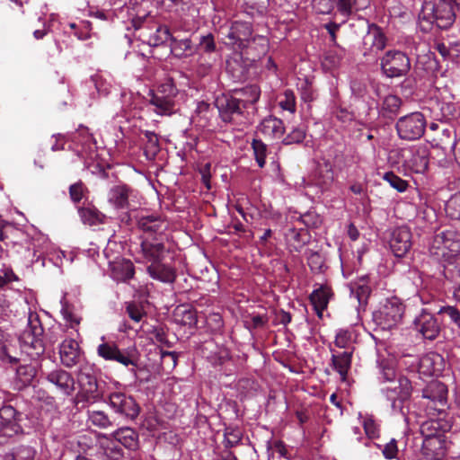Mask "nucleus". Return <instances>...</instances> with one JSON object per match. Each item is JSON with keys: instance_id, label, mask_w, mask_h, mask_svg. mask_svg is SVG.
Returning a JSON list of instances; mask_svg holds the SVG:
<instances>
[{"instance_id": "nucleus-1", "label": "nucleus", "mask_w": 460, "mask_h": 460, "mask_svg": "<svg viewBox=\"0 0 460 460\" xmlns=\"http://www.w3.org/2000/svg\"><path fill=\"white\" fill-rule=\"evenodd\" d=\"M137 228L141 231L140 243L136 244L135 252L164 251L168 223L155 215L141 216L137 219Z\"/></svg>"}, {"instance_id": "nucleus-2", "label": "nucleus", "mask_w": 460, "mask_h": 460, "mask_svg": "<svg viewBox=\"0 0 460 460\" xmlns=\"http://www.w3.org/2000/svg\"><path fill=\"white\" fill-rule=\"evenodd\" d=\"M43 332L38 314L30 312L28 325L20 337V342L22 349L32 359L38 358L45 351Z\"/></svg>"}, {"instance_id": "nucleus-3", "label": "nucleus", "mask_w": 460, "mask_h": 460, "mask_svg": "<svg viewBox=\"0 0 460 460\" xmlns=\"http://www.w3.org/2000/svg\"><path fill=\"white\" fill-rule=\"evenodd\" d=\"M78 392L75 397V404L94 403L102 397L93 366L81 364L76 375Z\"/></svg>"}, {"instance_id": "nucleus-4", "label": "nucleus", "mask_w": 460, "mask_h": 460, "mask_svg": "<svg viewBox=\"0 0 460 460\" xmlns=\"http://www.w3.org/2000/svg\"><path fill=\"white\" fill-rule=\"evenodd\" d=\"M164 251H151L136 254V261L147 263L146 271L155 280L163 283H172L176 273L172 267L163 263Z\"/></svg>"}, {"instance_id": "nucleus-5", "label": "nucleus", "mask_w": 460, "mask_h": 460, "mask_svg": "<svg viewBox=\"0 0 460 460\" xmlns=\"http://www.w3.org/2000/svg\"><path fill=\"white\" fill-rule=\"evenodd\" d=\"M419 17L430 23H435L437 27L442 30L449 29L456 21L454 6L445 3L434 4L431 2H426Z\"/></svg>"}, {"instance_id": "nucleus-6", "label": "nucleus", "mask_w": 460, "mask_h": 460, "mask_svg": "<svg viewBox=\"0 0 460 460\" xmlns=\"http://www.w3.org/2000/svg\"><path fill=\"white\" fill-rule=\"evenodd\" d=\"M178 90L172 82L161 84L157 92L152 94L150 104L154 106V111L161 116H169L177 111L176 97Z\"/></svg>"}, {"instance_id": "nucleus-7", "label": "nucleus", "mask_w": 460, "mask_h": 460, "mask_svg": "<svg viewBox=\"0 0 460 460\" xmlns=\"http://www.w3.org/2000/svg\"><path fill=\"white\" fill-rule=\"evenodd\" d=\"M216 105L221 119L225 122L242 125L246 123V112L248 108L242 100L235 96H222L217 98Z\"/></svg>"}, {"instance_id": "nucleus-8", "label": "nucleus", "mask_w": 460, "mask_h": 460, "mask_svg": "<svg viewBox=\"0 0 460 460\" xmlns=\"http://www.w3.org/2000/svg\"><path fill=\"white\" fill-rule=\"evenodd\" d=\"M148 15H137L132 18V25L136 30H141L140 37L150 46H160L172 40L170 30L166 25L154 24L152 27H146L145 23Z\"/></svg>"}, {"instance_id": "nucleus-9", "label": "nucleus", "mask_w": 460, "mask_h": 460, "mask_svg": "<svg viewBox=\"0 0 460 460\" xmlns=\"http://www.w3.org/2000/svg\"><path fill=\"white\" fill-rule=\"evenodd\" d=\"M382 73L388 78L405 76L411 70L410 58L399 50H388L380 60Z\"/></svg>"}, {"instance_id": "nucleus-10", "label": "nucleus", "mask_w": 460, "mask_h": 460, "mask_svg": "<svg viewBox=\"0 0 460 460\" xmlns=\"http://www.w3.org/2000/svg\"><path fill=\"white\" fill-rule=\"evenodd\" d=\"M404 309L401 299L393 296L385 300L380 310L374 314V318L383 329H391L402 322Z\"/></svg>"}, {"instance_id": "nucleus-11", "label": "nucleus", "mask_w": 460, "mask_h": 460, "mask_svg": "<svg viewBox=\"0 0 460 460\" xmlns=\"http://www.w3.org/2000/svg\"><path fill=\"white\" fill-rule=\"evenodd\" d=\"M412 387L410 380L399 376L397 380H393L382 388V393L391 402L394 411H402V403L407 401L411 394Z\"/></svg>"}, {"instance_id": "nucleus-12", "label": "nucleus", "mask_w": 460, "mask_h": 460, "mask_svg": "<svg viewBox=\"0 0 460 460\" xmlns=\"http://www.w3.org/2000/svg\"><path fill=\"white\" fill-rule=\"evenodd\" d=\"M252 30L249 22L236 21L232 23L226 35L228 44L234 49H243L249 46L251 41L258 40L260 44L264 47L268 46L267 40L264 37L258 36L252 39Z\"/></svg>"}, {"instance_id": "nucleus-13", "label": "nucleus", "mask_w": 460, "mask_h": 460, "mask_svg": "<svg viewBox=\"0 0 460 460\" xmlns=\"http://www.w3.org/2000/svg\"><path fill=\"white\" fill-rule=\"evenodd\" d=\"M425 128L426 120L420 112H412L403 116L396 122L398 135L405 140L419 139L423 135Z\"/></svg>"}, {"instance_id": "nucleus-14", "label": "nucleus", "mask_w": 460, "mask_h": 460, "mask_svg": "<svg viewBox=\"0 0 460 460\" xmlns=\"http://www.w3.org/2000/svg\"><path fill=\"white\" fill-rule=\"evenodd\" d=\"M108 404L115 413L128 420H135L139 413V406L130 395L121 392L110 394Z\"/></svg>"}, {"instance_id": "nucleus-15", "label": "nucleus", "mask_w": 460, "mask_h": 460, "mask_svg": "<svg viewBox=\"0 0 460 460\" xmlns=\"http://www.w3.org/2000/svg\"><path fill=\"white\" fill-rule=\"evenodd\" d=\"M20 432L22 427L17 421L16 410L11 405H4L0 409V444H4Z\"/></svg>"}, {"instance_id": "nucleus-16", "label": "nucleus", "mask_w": 460, "mask_h": 460, "mask_svg": "<svg viewBox=\"0 0 460 460\" xmlns=\"http://www.w3.org/2000/svg\"><path fill=\"white\" fill-rule=\"evenodd\" d=\"M47 381L52 385L58 393L64 396H70L75 389V380L71 373L57 368L46 376Z\"/></svg>"}, {"instance_id": "nucleus-17", "label": "nucleus", "mask_w": 460, "mask_h": 460, "mask_svg": "<svg viewBox=\"0 0 460 460\" xmlns=\"http://www.w3.org/2000/svg\"><path fill=\"white\" fill-rule=\"evenodd\" d=\"M413 326L424 339L430 341L435 340L440 332V326L436 317L425 309H422L415 317Z\"/></svg>"}, {"instance_id": "nucleus-18", "label": "nucleus", "mask_w": 460, "mask_h": 460, "mask_svg": "<svg viewBox=\"0 0 460 460\" xmlns=\"http://www.w3.org/2000/svg\"><path fill=\"white\" fill-rule=\"evenodd\" d=\"M102 343L97 347V354L105 360H112L120 363L125 367L135 365L131 355L127 350H121L115 342L104 341V336L102 337Z\"/></svg>"}, {"instance_id": "nucleus-19", "label": "nucleus", "mask_w": 460, "mask_h": 460, "mask_svg": "<svg viewBox=\"0 0 460 460\" xmlns=\"http://www.w3.org/2000/svg\"><path fill=\"white\" fill-rule=\"evenodd\" d=\"M390 248L396 257H403L411 247V234L408 227L395 228L391 235Z\"/></svg>"}, {"instance_id": "nucleus-20", "label": "nucleus", "mask_w": 460, "mask_h": 460, "mask_svg": "<svg viewBox=\"0 0 460 460\" xmlns=\"http://www.w3.org/2000/svg\"><path fill=\"white\" fill-rule=\"evenodd\" d=\"M204 356L215 367H222L231 360L230 352L225 346L207 341L202 349Z\"/></svg>"}, {"instance_id": "nucleus-21", "label": "nucleus", "mask_w": 460, "mask_h": 460, "mask_svg": "<svg viewBox=\"0 0 460 460\" xmlns=\"http://www.w3.org/2000/svg\"><path fill=\"white\" fill-rule=\"evenodd\" d=\"M257 132L268 140L279 139L285 132L284 123L276 117L269 116L260 123Z\"/></svg>"}, {"instance_id": "nucleus-22", "label": "nucleus", "mask_w": 460, "mask_h": 460, "mask_svg": "<svg viewBox=\"0 0 460 460\" xmlns=\"http://www.w3.org/2000/svg\"><path fill=\"white\" fill-rule=\"evenodd\" d=\"M61 363L66 367H73L80 363L81 351L78 343L73 340H65L59 348Z\"/></svg>"}, {"instance_id": "nucleus-23", "label": "nucleus", "mask_w": 460, "mask_h": 460, "mask_svg": "<svg viewBox=\"0 0 460 460\" xmlns=\"http://www.w3.org/2000/svg\"><path fill=\"white\" fill-rule=\"evenodd\" d=\"M387 45V37L384 30L376 24H369L364 37V46H369L372 51H381Z\"/></svg>"}, {"instance_id": "nucleus-24", "label": "nucleus", "mask_w": 460, "mask_h": 460, "mask_svg": "<svg viewBox=\"0 0 460 460\" xmlns=\"http://www.w3.org/2000/svg\"><path fill=\"white\" fill-rule=\"evenodd\" d=\"M131 190L124 184L112 186L108 192V202L116 209L127 208Z\"/></svg>"}, {"instance_id": "nucleus-25", "label": "nucleus", "mask_w": 460, "mask_h": 460, "mask_svg": "<svg viewBox=\"0 0 460 460\" xmlns=\"http://www.w3.org/2000/svg\"><path fill=\"white\" fill-rule=\"evenodd\" d=\"M213 115L214 109L210 104L198 102L190 120L195 127L205 128L209 126Z\"/></svg>"}, {"instance_id": "nucleus-26", "label": "nucleus", "mask_w": 460, "mask_h": 460, "mask_svg": "<svg viewBox=\"0 0 460 460\" xmlns=\"http://www.w3.org/2000/svg\"><path fill=\"white\" fill-rule=\"evenodd\" d=\"M100 454L105 460H119L122 456V450L113 438L102 435L98 437Z\"/></svg>"}, {"instance_id": "nucleus-27", "label": "nucleus", "mask_w": 460, "mask_h": 460, "mask_svg": "<svg viewBox=\"0 0 460 460\" xmlns=\"http://www.w3.org/2000/svg\"><path fill=\"white\" fill-rule=\"evenodd\" d=\"M410 156L405 159V165L416 173H423L429 166V159L425 149H412Z\"/></svg>"}, {"instance_id": "nucleus-28", "label": "nucleus", "mask_w": 460, "mask_h": 460, "mask_svg": "<svg viewBox=\"0 0 460 460\" xmlns=\"http://www.w3.org/2000/svg\"><path fill=\"white\" fill-rule=\"evenodd\" d=\"M443 358L438 353H429L420 360V371L427 376H438L443 370Z\"/></svg>"}, {"instance_id": "nucleus-29", "label": "nucleus", "mask_w": 460, "mask_h": 460, "mask_svg": "<svg viewBox=\"0 0 460 460\" xmlns=\"http://www.w3.org/2000/svg\"><path fill=\"white\" fill-rule=\"evenodd\" d=\"M422 396L432 402L445 405L447 396V386L438 381L430 382L422 391Z\"/></svg>"}, {"instance_id": "nucleus-30", "label": "nucleus", "mask_w": 460, "mask_h": 460, "mask_svg": "<svg viewBox=\"0 0 460 460\" xmlns=\"http://www.w3.org/2000/svg\"><path fill=\"white\" fill-rule=\"evenodd\" d=\"M332 296V291L327 286H321L319 288L314 290L310 295L311 303L316 312L321 317L323 312L326 309L329 300Z\"/></svg>"}, {"instance_id": "nucleus-31", "label": "nucleus", "mask_w": 460, "mask_h": 460, "mask_svg": "<svg viewBox=\"0 0 460 460\" xmlns=\"http://www.w3.org/2000/svg\"><path fill=\"white\" fill-rule=\"evenodd\" d=\"M112 438L123 445L125 447L135 450L138 446V437L134 429L130 428H121L113 432Z\"/></svg>"}, {"instance_id": "nucleus-32", "label": "nucleus", "mask_w": 460, "mask_h": 460, "mask_svg": "<svg viewBox=\"0 0 460 460\" xmlns=\"http://www.w3.org/2000/svg\"><path fill=\"white\" fill-rule=\"evenodd\" d=\"M36 376V368L31 364L21 365L16 369L14 384L17 389H22L31 384Z\"/></svg>"}, {"instance_id": "nucleus-33", "label": "nucleus", "mask_w": 460, "mask_h": 460, "mask_svg": "<svg viewBox=\"0 0 460 460\" xmlns=\"http://www.w3.org/2000/svg\"><path fill=\"white\" fill-rule=\"evenodd\" d=\"M351 356L352 352L346 350L340 354L332 355V362L334 369L341 376V380H345L348 375V372L351 366Z\"/></svg>"}, {"instance_id": "nucleus-34", "label": "nucleus", "mask_w": 460, "mask_h": 460, "mask_svg": "<svg viewBox=\"0 0 460 460\" xmlns=\"http://www.w3.org/2000/svg\"><path fill=\"white\" fill-rule=\"evenodd\" d=\"M370 292L367 276L361 277L350 288V295L358 301L359 305L367 304Z\"/></svg>"}, {"instance_id": "nucleus-35", "label": "nucleus", "mask_w": 460, "mask_h": 460, "mask_svg": "<svg viewBox=\"0 0 460 460\" xmlns=\"http://www.w3.org/2000/svg\"><path fill=\"white\" fill-rule=\"evenodd\" d=\"M261 90L255 84L247 85L240 90L235 91V97L242 100V102L249 109L260 98Z\"/></svg>"}, {"instance_id": "nucleus-36", "label": "nucleus", "mask_w": 460, "mask_h": 460, "mask_svg": "<svg viewBox=\"0 0 460 460\" xmlns=\"http://www.w3.org/2000/svg\"><path fill=\"white\" fill-rule=\"evenodd\" d=\"M80 217L84 225L95 226L104 223L106 217L97 208L87 207L79 209Z\"/></svg>"}, {"instance_id": "nucleus-37", "label": "nucleus", "mask_w": 460, "mask_h": 460, "mask_svg": "<svg viewBox=\"0 0 460 460\" xmlns=\"http://www.w3.org/2000/svg\"><path fill=\"white\" fill-rule=\"evenodd\" d=\"M36 450L34 447L21 445L14 447L11 452L6 453L4 460H34Z\"/></svg>"}, {"instance_id": "nucleus-38", "label": "nucleus", "mask_w": 460, "mask_h": 460, "mask_svg": "<svg viewBox=\"0 0 460 460\" xmlns=\"http://www.w3.org/2000/svg\"><path fill=\"white\" fill-rule=\"evenodd\" d=\"M60 305V313L64 320L68 323L70 328L76 327L81 322V317L76 314L75 307L66 301L65 296L61 298Z\"/></svg>"}, {"instance_id": "nucleus-39", "label": "nucleus", "mask_w": 460, "mask_h": 460, "mask_svg": "<svg viewBox=\"0 0 460 460\" xmlns=\"http://www.w3.org/2000/svg\"><path fill=\"white\" fill-rule=\"evenodd\" d=\"M123 97V109L126 114L128 116L135 117L137 116V111L141 108L142 103L144 102V100L142 96L139 94H122Z\"/></svg>"}, {"instance_id": "nucleus-40", "label": "nucleus", "mask_w": 460, "mask_h": 460, "mask_svg": "<svg viewBox=\"0 0 460 460\" xmlns=\"http://www.w3.org/2000/svg\"><path fill=\"white\" fill-rule=\"evenodd\" d=\"M113 276L117 280L130 279L134 276V267L129 261L117 262L113 266Z\"/></svg>"}, {"instance_id": "nucleus-41", "label": "nucleus", "mask_w": 460, "mask_h": 460, "mask_svg": "<svg viewBox=\"0 0 460 460\" xmlns=\"http://www.w3.org/2000/svg\"><path fill=\"white\" fill-rule=\"evenodd\" d=\"M88 421L100 429H108L112 426L109 416L102 411H88Z\"/></svg>"}, {"instance_id": "nucleus-42", "label": "nucleus", "mask_w": 460, "mask_h": 460, "mask_svg": "<svg viewBox=\"0 0 460 460\" xmlns=\"http://www.w3.org/2000/svg\"><path fill=\"white\" fill-rule=\"evenodd\" d=\"M171 40L172 41L171 50L175 56L181 57L192 54L193 48L190 39H183L180 40L172 39Z\"/></svg>"}, {"instance_id": "nucleus-43", "label": "nucleus", "mask_w": 460, "mask_h": 460, "mask_svg": "<svg viewBox=\"0 0 460 460\" xmlns=\"http://www.w3.org/2000/svg\"><path fill=\"white\" fill-rule=\"evenodd\" d=\"M252 147L255 156V160L259 167L262 168L266 163L267 156V146L261 139H253L252 142Z\"/></svg>"}, {"instance_id": "nucleus-44", "label": "nucleus", "mask_w": 460, "mask_h": 460, "mask_svg": "<svg viewBox=\"0 0 460 460\" xmlns=\"http://www.w3.org/2000/svg\"><path fill=\"white\" fill-rule=\"evenodd\" d=\"M383 179L387 181L392 188L395 189L399 192H404L407 190L408 182L393 172H385L383 175Z\"/></svg>"}, {"instance_id": "nucleus-45", "label": "nucleus", "mask_w": 460, "mask_h": 460, "mask_svg": "<svg viewBox=\"0 0 460 460\" xmlns=\"http://www.w3.org/2000/svg\"><path fill=\"white\" fill-rule=\"evenodd\" d=\"M401 99L394 94L386 95L382 103V111L387 113L394 114L401 106Z\"/></svg>"}, {"instance_id": "nucleus-46", "label": "nucleus", "mask_w": 460, "mask_h": 460, "mask_svg": "<svg viewBox=\"0 0 460 460\" xmlns=\"http://www.w3.org/2000/svg\"><path fill=\"white\" fill-rule=\"evenodd\" d=\"M305 137V130L303 127L294 128L284 138V145L302 143Z\"/></svg>"}, {"instance_id": "nucleus-47", "label": "nucleus", "mask_w": 460, "mask_h": 460, "mask_svg": "<svg viewBox=\"0 0 460 460\" xmlns=\"http://www.w3.org/2000/svg\"><path fill=\"white\" fill-rule=\"evenodd\" d=\"M334 343L338 348L349 349L352 344V333L349 330H339L336 333Z\"/></svg>"}, {"instance_id": "nucleus-48", "label": "nucleus", "mask_w": 460, "mask_h": 460, "mask_svg": "<svg viewBox=\"0 0 460 460\" xmlns=\"http://www.w3.org/2000/svg\"><path fill=\"white\" fill-rule=\"evenodd\" d=\"M446 211L451 218L460 220V193L449 199L446 205Z\"/></svg>"}, {"instance_id": "nucleus-49", "label": "nucleus", "mask_w": 460, "mask_h": 460, "mask_svg": "<svg viewBox=\"0 0 460 460\" xmlns=\"http://www.w3.org/2000/svg\"><path fill=\"white\" fill-rule=\"evenodd\" d=\"M191 0H161V5L167 11L189 9Z\"/></svg>"}, {"instance_id": "nucleus-50", "label": "nucleus", "mask_w": 460, "mask_h": 460, "mask_svg": "<svg viewBox=\"0 0 460 460\" xmlns=\"http://www.w3.org/2000/svg\"><path fill=\"white\" fill-rule=\"evenodd\" d=\"M180 314L181 318L178 319V321L182 325H188L191 327L197 323L196 313L193 310L188 308H179L176 315L178 316Z\"/></svg>"}, {"instance_id": "nucleus-51", "label": "nucleus", "mask_w": 460, "mask_h": 460, "mask_svg": "<svg viewBox=\"0 0 460 460\" xmlns=\"http://www.w3.org/2000/svg\"><path fill=\"white\" fill-rule=\"evenodd\" d=\"M362 425L368 438H376L379 434V426L371 416L363 418Z\"/></svg>"}, {"instance_id": "nucleus-52", "label": "nucleus", "mask_w": 460, "mask_h": 460, "mask_svg": "<svg viewBox=\"0 0 460 460\" xmlns=\"http://www.w3.org/2000/svg\"><path fill=\"white\" fill-rule=\"evenodd\" d=\"M438 314L447 316L452 323L460 327V311L456 306H442Z\"/></svg>"}, {"instance_id": "nucleus-53", "label": "nucleus", "mask_w": 460, "mask_h": 460, "mask_svg": "<svg viewBox=\"0 0 460 460\" xmlns=\"http://www.w3.org/2000/svg\"><path fill=\"white\" fill-rule=\"evenodd\" d=\"M199 49L205 53H212L216 50V42L211 33L200 36Z\"/></svg>"}, {"instance_id": "nucleus-54", "label": "nucleus", "mask_w": 460, "mask_h": 460, "mask_svg": "<svg viewBox=\"0 0 460 460\" xmlns=\"http://www.w3.org/2000/svg\"><path fill=\"white\" fill-rule=\"evenodd\" d=\"M279 106L292 113L296 111V97L291 90L285 91L283 99L279 101Z\"/></svg>"}, {"instance_id": "nucleus-55", "label": "nucleus", "mask_w": 460, "mask_h": 460, "mask_svg": "<svg viewBox=\"0 0 460 460\" xmlns=\"http://www.w3.org/2000/svg\"><path fill=\"white\" fill-rule=\"evenodd\" d=\"M379 372L380 376L379 379L381 380L384 385L389 384V382H392L393 380H397L398 376L395 373V370L393 367L390 366H383L380 365L379 367Z\"/></svg>"}, {"instance_id": "nucleus-56", "label": "nucleus", "mask_w": 460, "mask_h": 460, "mask_svg": "<svg viewBox=\"0 0 460 460\" xmlns=\"http://www.w3.org/2000/svg\"><path fill=\"white\" fill-rule=\"evenodd\" d=\"M312 4L318 13L327 14L334 7L333 0H312Z\"/></svg>"}, {"instance_id": "nucleus-57", "label": "nucleus", "mask_w": 460, "mask_h": 460, "mask_svg": "<svg viewBox=\"0 0 460 460\" xmlns=\"http://www.w3.org/2000/svg\"><path fill=\"white\" fill-rule=\"evenodd\" d=\"M242 438V433L239 429H226L225 432V441L226 446L234 447L237 445Z\"/></svg>"}, {"instance_id": "nucleus-58", "label": "nucleus", "mask_w": 460, "mask_h": 460, "mask_svg": "<svg viewBox=\"0 0 460 460\" xmlns=\"http://www.w3.org/2000/svg\"><path fill=\"white\" fill-rule=\"evenodd\" d=\"M301 230L290 229L287 234V240L289 245L296 251L301 248Z\"/></svg>"}, {"instance_id": "nucleus-59", "label": "nucleus", "mask_w": 460, "mask_h": 460, "mask_svg": "<svg viewBox=\"0 0 460 460\" xmlns=\"http://www.w3.org/2000/svg\"><path fill=\"white\" fill-rule=\"evenodd\" d=\"M452 135L454 137V142L451 145V149L454 154L456 162L460 166V137L456 139V134L453 131L449 129L443 130V136L451 137Z\"/></svg>"}, {"instance_id": "nucleus-60", "label": "nucleus", "mask_w": 460, "mask_h": 460, "mask_svg": "<svg viewBox=\"0 0 460 460\" xmlns=\"http://www.w3.org/2000/svg\"><path fill=\"white\" fill-rule=\"evenodd\" d=\"M145 138L146 140V148L155 154L159 149V139L157 135L152 131H145Z\"/></svg>"}, {"instance_id": "nucleus-61", "label": "nucleus", "mask_w": 460, "mask_h": 460, "mask_svg": "<svg viewBox=\"0 0 460 460\" xmlns=\"http://www.w3.org/2000/svg\"><path fill=\"white\" fill-rule=\"evenodd\" d=\"M127 312L128 316L136 323H139L144 316V312L141 307L134 303H129L127 305Z\"/></svg>"}, {"instance_id": "nucleus-62", "label": "nucleus", "mask_w": 460, "mask_h": 460, "mask_svg": "<svg viewBox=\"0 0 460 460\" xmlns=\"http://www.w3.org/2000/svg\"><path fill=\"white\" fill-rule=\"evenodd\" d=\"M353 0H338L337 10L344 17H348L352 13Z\"/></svg>"}, {"instance_id": "nucleus-63", "label": "nucleus", "mask_w": 460, "mask_h": 460, "mask_svg": "<svg viewBox=\"0 0 460 460\" xmlns=\"http://www.w3.org/2000/svg\"><path fill=\"white\" fill-rule=\"evenodd\" d=\"M69 193L74 202H79L84 196V187L81 182L72 184L69 188Z\"/></svg>"}, {"instance_id": "nucleus-64", "label": "nucleus", "mask_w": 460, "mask_h": 460, "mask_svg": "<svg viewBox=\"0 0 460 460\" xmlns=\"http://www.w3.org/2000/svg\"><path fill=\"white\" fill-rule=\"evenodd\" d=\"M398 454L397 444L394 439L385 444L383 449V455L386 459H394Z\"/></svg>"}]
</instances>
